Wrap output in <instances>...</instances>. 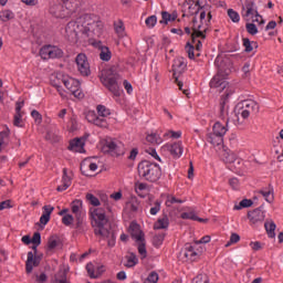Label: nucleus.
<instances>
[{"mask_svg":"<svg viewBox=\"0 0 283 283\" xmlns=\"http://www.w3.org/2000/svg\"><path fill=\"white\" fill-rule=\"evenodd\" d=\"M221 158L224 163L231 166V164L238 158V154L231 150L223 149L221 153Z\"/></svg>","mask_w":283,"mask_h":283,"instance_id":"nucleus-30","label":"nucleus"},{"mask_svg":"<svg viewBox=\"0 0 283 283\" xmlns=\"http://www.w3.org/2000/svg\"><path fill=\"white\" fill-rule=\"evenodd\" d=\"M128 231L137 244V250L142 260H145V258H147V248L145 247V234L143 233V230H140V226L136 222H132Z\"/></svg>","mask_w":283,"mask_h":283,"instance_id":"nucleus-8","label":"nucleus"},{"mask_svg":"<svg viewBox=\"0 0 283 283\" xmlns=\"http://www.w3.org/2000/svg\"><path fill=\"white\" fill-rule=\"evenodd\" d=\"M31 116H32V118H34L35 123H38V124H41V120H43L41 113H39L38 111H32Z\"/></svg>","mask_w":283,"mask_h":283,"instance_id":"nucleus-64","label":"nucleus"},{"mask_svg":"<svg viewBox=\"0 0 283 283\" xmlns=\"http://www.w3.org/2000/svg\"><path fill=\"white\" fill-rule=\"evenodd\" d=\"M23 101L15 103V115L13 118V125L15 127H23V112L21 111L23 109Z\"/></svg>","mask_w":283,"mask_h":283,"instance_id":"nucleus-22","label":"nucleus"},{"mask_svg":"<svg viewBox=\"0 0 283 283\" xmlns=\"http://www.w3.org/2000/svg\"><path fill=\"white\" fill-rule=\"evenodd\" d=\"M178 19V13L175 11L172 13H169L167 11H161V20L159 23L161 25H167L171 21H176Z\"/></svg>","mask_w":283,"mask_h":283,"instance_id":"nucleus-29","label":"nucleus"},{"mask_svg":"<svg viewBox=\"0 0 283 283\" xmlns=\"http://www.w3.org/2000/svg\"><path fill=\"white\" fill-rule=\"evenodd\" d=\"M138 175L144 180L148 182H158L160 180V176H163V170L158 164H154L151 161L144 160L138 164Z\"/></svg>","mask_w":283,"mask_h":283,"instance_id":"nucleus-4","label":"nucleus"},{"mask_svg":"<svg viewBox=\"0 0 283 283\" xmlns=\"http://www.w3.org/2000/svg\"><path fill=\"white\" fill-rule=\"evenodd\" d=\"M52 283H70L67 282V272L60 270L53 277Z\"/></svg>","mask_w":283,"mask_h":283,"instance_id":"nucleus-35","label":"nucleus"},{"mask_svg":"<svg viewBox=\"0 0 283 283\" xmlns=\"http://www.w3.org/2000/svg\"><path fill=\"white\" fill-rule=\"evenodd\" d=\"M186 70H187V60H185V57L175 59L172 64L174 76H176V74H182V72H185Z\"/></svg>","mask_w":283,"mask_h":283,"instance_id":"nucleus-24","label":"nucleus"},{"mask_svg":"<svg viewBox=\"0 0 283 283\" xmlns=\"http://www.w3.org/2000/svg\"><path fill=\"white\" fill-rule=\"evenodd\" d=\"M54 211V207L53 206H44L43 207V213L40 217V224H43V227H45V224H48V222H50V217L52 216Z\"/></svg>","mask_w":283,"mask_h":283,"instance_id":"nucleus-26","label":"nucleus"},{"mask_svg":"<svg viewBox=\"0 0 283 283\" xmlns=\"http://www.w3.org/2000/svg\"><path fill=\"white\" fill-rule=\"evenodd\" d=\"M96 158L90 157L82 161L81 171L84 176H90L87 169H90V171H96V169H98V163H96Z\"/></svg>","mask_w":283,"mask_h":283,"instance_id":"nucleus-19","label":"nucleus"},{"mask_svg":"<svg viewBox=\"0 0 283 283\" xmlns=\"http://www.w3.org/2000/svg\"><path fill=\"white\" fill-rule=\"evenodd\" d=\"M169 228V218L167 217H161L159 218L155 224H154V229L155 230H160V229H168Z\"/></svg>","mask_w":283,"mask_h":283,"instance_id":"nucleus-37","label":"nucleus"},{"mask_svg":"<svg viewBox=\"0 0 283 283\" xmlns=\"http://www.w3.org/2000/svg\"><path fill=\"white\" fill-rule=\"evenodd\" d=\"M235 116L239 123L247 120L251 114H258L260 112V105L253 99H245L239 102L235 106Z\"/></svg>","mask_w":283,"mask_h":283,"instance_id":"nucleus-6","label":"nucleus"},{"mask_svg":"<svg viewBox=\"0 0 283 283\" xmlns=\"http://www.w3.org/2000/svg\"><path fill=\"white\" fill-rule=\"evenodd\" d=\"M264 218H266V213L260 208L248 212V220H250V224H262L264 222Z\"/></svg>","mask_w":283,"mask_h":283,"instance_id":"nucleus-18","label":"nucleus"},{"mask_svg":"<svg viewBox=\"0 0 283 283\" xmlns=\"http://www.w3.org/2000/svg\"><path fill=\"white\" fill-rule=\"evenodd\" d=\"M103 86L114 94V96H120V87L116 81V75H111L109 72L103 71L101 75Z\"/></svg>","mask_w":283,"mask_h":283,"instance_id":"nucleus-11","label":"nucleus"},{"mask_svg":"<svg viewBox=\"0 0 283 283\" xmlns=\"http://www.w3.org/2000/svg\"><path fill=\"white\" fill-rule=\"evenodd\" d=\"M145 23L149 30H153V28H156V23H158V17L150 15V17L146 18Z\"/></svg>","mask_w":283,"mask_h":283,"instance_id":"nucleus-46","label":"nucleus"},{"mask_svg":"<svg viewBox=\"0 0 283 283\" xmlns=\"http://www.w3.org/2000/svg\"><path fill=\"white\" fill-rule=\"evenodd\" d=\"M101 149L103 154H109L111 156H120V146L113 139H104L101 142Z\"/></svg>","mask_w":283,"mask_h":283,"instance_id":"nucleus-16","label":"nucleus"},{"mask_svg":"<svg viewBox=\"0 0 283 283\" xmlns=\"http://www.w3.org/2000/svg\"><path fill=\"white\" fill-rule=\"evenodd\" d=\"M69 149L75 154H85V138H75L71 140Z\"/></svg>","mask_w":283,"mask_h":283,"instance_id":"nucleus-21","label":"nucleus"},{"mask_svg":"<svg viewBox=\"0 0 283 283\" xmlns=\"http://www.w3.org/2000/svg\"><path fill=\"white\" fill-rule=\"evenodd\" d=\"M252 23H258L259 25H264V18L260 15V13L256 11V14L253 15V19H251Z\"/></svg>","mask_w":283,"mask_h":283,"instance_id":"nucleus-61","label":"nucleus"},{"mask_svg":"<svg viewBox=\"0 0 283 283\" xmlns=\"http://www.w3.org/2000/svg\"><path fill=\"white\" fill-rule=\"evenodd\" d=\"M192 283H209V276L208 275H197Z\"/></svg>","mask_w":283,"mask_h":283,"instance_id":"nucleus-62","label":"nucleus"},{"mask_svg":"<svg viewBox=\"0 0 283 283\" xmlns=\"http://www.w3.org/2000/svg\"><path fill=\"white\" fill-rule=\"evenodd\" d=\"M195 50L196 49L193 48V45L191 43L188 42L186 44V52L188 54V57L191 59V60L196 59V54L193 53Z\"/></svg>","mask_w":283,"mask_h":283,"instance_id":"nucleus-58","label":"nucleus"},{"mask_svg":"<svg viewBox=\"0 0 283 283\" xmlns=\"http://www.w3.org/2000/svg\"><path fill=\"white\" fill-rule=\"evenodd\" d=\"M184 258H186L188 262H196V260L200 258V251H198V249L191 244H186L184 250Z\"/></svg>","mask_w":283,"mask_h":283,"instance_id":"nucleus-20","label":"nucleus"},{"mask_svg":"<svg viewBox=\"0 0 283 283\" xmlns=\"http://www.w3.org/2000/svg\"><path fill=\"white\" fill-rule=\"evenodd\" d=\"M91 224L94 229V233L99 240H106L108 247H116V234L109 227V219L103 208H91L88 211Z\"/></svg>","mask_w":283,"mask_h":283,"instance_id":"nucleus-2","label":"nucleus"},{"mask_svg":"<svg viewBox=\"0 0 283 283\" xmlns=\"http://www.w3.org/2000/svg\"><path fill=\"white\" fill-rule=\"evenodd\" d=\"M96 111L97 114L94 111H88L86 113L87 123L96 125V127H107L109 125L107 123V117L112 115V112L105 105H97Z\"/></svg>","mask_w":283,"mask_h":283,"instance_id":"nucleus-7","label":"nucleus"},{"mask_svg":"<svg viewBox=\"0 0 283 283\" xmlns=\"http://www.w3.org/2000/svg\"><path fill=\"white\" fill-rule=\"evenodd\" d=\"M261 196L265 198L266 202H273V189L271 188H265L261 190Z\"/></svg>","mask_w":283,"mask_h":283,"instance_id":"nucleus-48","label":"nucleus"},{"mask_svg":"<svg viewBox=\"0 0 283 283\" xmlns=\"http://www.w3.org/2000/svg\"><path fill=\"white\" fill-rule=\"evenodd\" d=\"M14 19V12L11 10H2L0 11V21H3V23H8V21H12Z\"/></svg>","mask_w":283,"mask_h":283,"instance_id":"nucleus-43","label":"nucleus"},{"mask_svg":"<svg viewBox=\"0 0 283 283\" xmlns=\"http://www.w3.org/2000/svg\"><path fill=\"white\" fill-rule=\"evenodd\" d=\"M40 56L43 61H50V59H61L63 56V50L56 45H44L40 49Z\"/></svg>","mask_w":283,"mask_h":283,"instance_id":"nucleus-12","label":"nucleus"},{"mask_svg":"<svg viewBox=\"0 0 283 283\" xmlns=\"http://www.w3.org/2000/svg\"><path fill=\"white\" fill-rule=\"evenodd\" d=\"M180 218H182V220H193L197 222H206L205 219L199 218L198 214H196V211H189V212H182Z\"/></svg>","mask_w":283,"mask_h":283,"instance_id":"nucleus-32","label":"nucleus"},{"mask_svg":"<svg viewBox=\"0 0 283 283\" xmlns=\"http://www.w3.org/2000/svg\"><path fill=\"white\" fill-rule=\"evenodd\" d=\"M66 127H67L69 132H76V129H78V120L76 119V116L73 115L70 118Z\"/></svg>","mask_w":283,"mask_h":283,"instance_id":"nucleus-45","label":"nucleus"},{"mask_svg":"<svg viewBox=\"0 0 283 283\" xmlns=\"http://www.w3.org/2000/svg\"><path fill=\"white\" fill-rule=\"evenodd\" d=\"M61 244V239L56 235H52L48 240L46 249L48 251H54Z\"/></svg>","mask_w":283,"mask_h":283,"instance_id":"nucleus-34","label":"nucleus"},{"mask_svg":"<svg viewBox=\"0 0 283 283\" xmlns=\"http://www.w3.org/2000/svg\"><path fill=\"white\" fill-rule=\"evenodd\" d=\"M146 140L151 143V145H163L164 139L157 133H151L147 135Z\"/></svg>","mask_w":283,"mask_h":283,"instance_id":"nucleus-40","label":"nucleus"},{"mask_svg":"<svg viewBox=\"0 0 283 283\" xmlns=\"http://www.w3.org/2000/svg\"><path fill=\"white\" fill-rule=\"evenodd\" d=\"M239 240H240V234L232 233L230 235V240L226 243V248L229 249V247H231V244H238Z\"/></svg>","mask_w":283,"mask_h":283,"instance_id":"nucleus-55","label":"nucleus"},{"mask_svg":"<svg viewBox=\"0 0 283 283\" xmlns=\"http://www.w3.org/2000/svg\"><path fill=\"white\" fill-rule=\"evenodd\" d=\"M234 90H228L226 95H221L219 101V112L222 120H229V98L233 96Z\"/></svg>","mask_w":283,"mask_h":283,"instance_id":"nucleus-13","label":"nucleus"},{"mask_svg":"<svg viewBox=\"0 0 283 283\" xmlns=\"http://www.w3.org/2000/svg\"><path fill=\"white\" fill-rule=\"evenodd\" d=\"M86 271H87L90 277H93L94 280H96V277L101 276V272L99 271H94V264H92V263H88L86 265Z\"/></svg>","mask_w":283,"mask_h":283,"instance_id":"nucleus-50","label":"nucleus"},{"mask_svg":"<svg viewBox=\"0 0 283 283\" xmlns=\"http://www.w3.org/2000/svg\"><path fill=\"white\" fill-rule=\"evenodd\" d=\"M265 231L268 233L269 238H275V229H277V226L273 220L265 221L264 223Z\"/></svg>","mask_w":283,"mask_h":283,"instance_id":"nucleus-33","label":"nucleus"},{"mask_svg":"<svg viewBox=\"0 0 283 283\" xmlns=\"http://www.w3.org/2000/svg\"><path fill=\"white\" fill-rule=\"evenodd\" d=\"M126 205L129 211H133V213H136V211H138L140 208V201L136 197H130Z\"/></svg>","mask_w":283,"mask_h":283,"instance_id":"nucleus-36","label":"nucleus"},{"mask_svg":"<svg viewBox=\"0 0 283 283\" xmlns=\"http://www.w3.org/2000/svg\"><path fill=\"white\" fill-rule=\"evenodd\" d=\"M192 39H205V32H207V27L199 24L198 21L193 20V27H192Z\"/></svg>","mask_w":283,"mask_h":283,"instance_id":"nucleus-25","label":"nucleus"},{"mask_svg":"<svg viewBox=\"0 0 283 283\" xmlns=\"http://www.w3.org/2000/svg\"><path fill=\"white\" fill-rule=\"evenodd\" d=\"M77 71L82 76H90L92 74V69L90 66V60H87V55L85 53L77 54L75 59Z\"/></svg>","mask_w":283,"mask_h":283,"instance_id":"nucleus-14","label":"nucleus"},{"mask_svg":"<svg viewBox=\"0 0 283 283\" xmlns=\"http://www.w3.org/2000/svg\"><path fill=\"white\" fill-rule=\"evenodd\" d=\"M135 192L139 198H147L149 196V185L145 182L135 184Z\"/></svg>","mask_w":283,"mask_h":283,"instance_id":"nucleus-27","label":"nucleus"},{"mask_svg":"<svg viewBox=\"0 0 283 283\" xmlns=\"http://www.w3.org/2000/svg\"><path fill=\"white\" fill-rule=\"evenodd\" d=\"M86 200L93 206V207H101V200L96 198V196L92 193L86 195Z\"/></svg>","mask_w":283,"mask_h":283,"instance_id":"nucleus-53","label":"nucleus"},{"mask_svg":"<svg viewBox=\"0 0 283 283\" xmlns=\"http://www.w3.org/2000/svg\"><path fill=\"white\" fill-rule=\"evenodd\" d=\"M27 273H30L34 266H36V260H34V253L28 252V259H27Z\"/></svg>","mask_w":283,"mask_h":283,"instance_id":"nucleus-41","label":"nucleus"},{"mask_svg":"<svg viewBox=\"0 0 283 283\" xmlns=\"http://www.w3.org/2000/svg\"><path fill=\"white\" fill-rule=\"evenodd\" d=\"M228 17L232 23H240V13L233 9L228 10Z\"/></svg>","mask_w":283,"mask_h":283,"instance_id":"nucleus-47","label":"nucleus"},{"mask_svg":"<svg viewBox=\"0 0 283 283\" xmlns=\"http://www.w3.org/2000/svg\"><path fill=\"white\" fill-rule=\"evenodd\" d=\"M182 205V200L177 199L174 196H168L166 200V207H171V205Z\"/></svg>","mask_w":283,"mask_h":283,"instance_id":"nucleus-57","label":"nucleus"},{"mask_svg":"<svg viewBox=\"0 0 283 283\" xmlns=\"http://www.w3.org/2000/svg\"><path fill=\"white\" fill-rule=\"evenodd\" d=\"M103 21L94 14H84L65 27L64 36L70 43H78L81 39H94L103 34Z\"/></svg>","mask_w":283,"mask_h":283,"instance_id":"nucleus-1","label":"nucleus"},{"mask_svg":"<svg viewBox=\"0 0 283 283\" xmlns=\"http://www.w3.org/2000/svg\"><path fill=\"white\" fill-rule=\"evenodd\" d=\"M229 73H223L219 71L210 81L209 86L211 90H216L217 92H223L222 96H227L229 90H233L229 82L227 81Z\"/></svg>","mask_w":283,"mask_h":283,"instance_id":"nucleus-9","label":"nucleus"},{"mask_svg":"<svg viewBox=\"0 0 283 283\" xmlns=\"http://www.w3.org/2000/svg\"><path fill=\"white\" fill-rule=\"evenodd\" d=\"M138 264V256L134 253H129L126 255V262L124 263V266H127V269H132Z\"/></svg>","mask_w":283,"mask_h":283,"instance_id":"nucleus-39","label":"nucleus"},{"mask_svg":"<svg viewBox=\"0 0 283 283\" xmlns=\"http://www.w3.org/2000/svg\"><path fill=\"white\" fill-rule=\"evenodd\" d=\"M243 46L245 48V52H253V48H258V43L254 41L251 42L248 38L243 39Z\"/></svg>","mask_w":283,"mask_h":283,"instance_id":"nucleus-49","label":"nucleus"},{"mask_svg":"<svg viewBox=\"0 0 283 283\" xmlns=\"http://www.w3.org/2000/svg\"><path fill=\"white\" fill-rule=\"evenodd\" d=\"M62 83L75 98H83V96H85L81 90V82L78 80L71 77L70 75H63Z\"/></svg>","mask_w":283,"mask_h":283,"instance_id":"nucleus-10","label":"nucleus"},{"mask_svg":"<svg viewBox=\"0 0 283 283\" xmlns=\"http://www.w3.org/2000/svg\"><path fill=\"white\" fill-rule=\"evenodd\" d=\"M32 244H34V249L41 244V233L35 232L31 239Z\"/></svg>","mask_w":283,"mask_h":283,"instance_id":"nucleus-60","label":"nucleus"},{"mask_svg":"<svg viewBox=\"0 0 283 283\" xmlns=\"http://www.w3.org/2000/svg\"><path fill=\"white\" fill-rule=\"evenodd\" d=\"M71 211H72V213H74V216H75V218L77 220L76 227H81V224H82L81 213L83 211V201L74 200L71 203Z\"/></svg>","mask_w":283,"mask_h":283,"instance_id":"nucleus-23","label":"nucleus"},{"mask_svg":"<svg viewBox=\"0 0 283 283\" xmlns=\"http://www.w3.org/2000/svg\"><path fill=\"white\" fill-rule=\"evenodd\" d=\"M144 283H158V273L151 272L145 280Z\"/></svg>","mask_w":283,"mask_h":283,"instance_id":"nucleus-59","label":"nucleus"},{"mask_svg":"<svg viewBox=\"0 0 283 283\" xmlns=\"http://www.w3.org/2000/svg\"><path fill=\"white\" fill-rule=\"evenodd\" d=\"M161 205L163 202H160L159 200H156L154 206L149 210L150 216H158V213L160 212Z\"/></svg>","mask_w":283,"mask_h":283,"instance_id":"nucleus-52","label":"nucleus"},{"mask_svg":"<svg viewBox=\"0 0 283 283\" xmlns=\"http://www.w3.org/2000/svg\"><path fill=\"white\" fill-rule=\"evenodd\" d=\"M229 185L232 189H240V180L235 177L229 179Z\"/></svg>","mask_w":283,"mask_h":283,"instance_id":"nucleus-63","label":"nucleus"},{"mask_svg":"<svg viewBox=\"0 0 283 283\" xmlns=\"http://www.w3.org/2000/svg\"><path fill=\"white\" fill-rule=\"evenodd\" d=\"M114 30H115V34H117L118 39H123L127 34L125 32V23L123 22V20H117L114 22Z\"/></svg>","mask_w":283,"mask_h":283,"instance_id":"nucleus-31","label":"nucleus"},{"mask_svg":"<svg viewBox=\"0 0 283 283\" xmlns=\"http://www.w3.org/2000/svg\"><path fill=\"white\" fill-rule=\"evenodd\" d=\"M254 14H258V7L255 6V2L252 0H245L241 10L242 19H244V21H251Z\"/></svg>","mask_w":283,"mask_h":283,"instance_id":"nucleus-17","label":"nucleus"},{"mask_svg":"<svg viewBox=\"0 0 283 283\" xmlns=\"http://www.w3.org/2000/svg\"><path fill=\"white\" fill-rule=\"evenodd\" d=\"M161 149L164 151H169L172 158H181L185 153L182 142L167 143L161 147Z\"/></svg>","mask_w":283,"mask_h":283,"instance_id":"nucleus-15","label":"nucleus"},{"mask_svg":"<svg viewBox=\"0 0 283 283\" xmlns=\"http://www.w3.org/2000/svg\"><path fill=\"white\" fill-rule=\"evenodd\" d=\"M242 165H244V161L242 158L238 157L232 164H230V169L235 174H240L243 169Z\"/></svg>","mask_w":283,"mask_h":283,"instance_id":"nucleus-42","label":"nucleus"},{"mask_svg":"<svg viewBox=\"0 0 283 283\" xmlns=\"http://www.w3.org/2000/svg\"><path fill=\"white\" fill-rule=\"evenodd\" d=\"M182 136V132L181 130H167L165 134H164V138H166V140H169V138H181Z\"/></svg>","mask_w":283,"mask_h":283,"instance_id":"nucleus-44","label":"nucleus"},{"mask_svg":"<svg viewBox=\"0 0 283 283\" xmlns=\"http://www.w3.org/2000/svg\"><path fill=\"white\" fill-rule=\"evenodd\" d=\"M227 132H229V119H223V123L216 122L212 126V133L208 134V143L213 147H222Z\"/></svg>","mask_w":283,"mask_h":283,"instance_id":"nucleus-5","label":"nucleus"},{"mask_svg":"<svg viewBox=\"0 0 283 283\" xmlns=\"http://www.w3.org/2000/svg\"><path fill=\"white\" fill-rule=\"evenodd\" d=\"M53 87L57 90V93L60 94L61 98H67V94H65V91L63 86H61V83H57L56 81L52 80L51 81Z\"/></svg>","mask_w":283,"mask_h":283,"instance_id":"nucleus-51","label":"nucleus"},{"mask_svg":"<svg viewBox=\"0 0 283 283\" xmlns=\"http://www.w3.org/2000/svg\"><path fill=\"white\" fill-rule=\"evenodd\" d=\"M62 223L65 227H72L74 224V216L65 214L64 217H62Z\"/></svg>","mask_w":283,"mask_h":283,"instance_id":"nucleus-54","label":"nucleus"},{"mask_svg":"<svg viewBox=\"0 0 283 283\" xmlns=\"http://www.w3.org/2000/svg\"><path fill=\"white\" fill-rule=\"evenodd\" d=\"M81 6V0H62V4H53L50 8V13L55 19H70Z\"/></svg>","mask_w":283,"mask_h":283,"instance_id":"nucleus-3","label":"nucleus"},{"mask_svg":"<svg viewBox=\"0 0 283 283\" xmlns=\"http://www.w3.org/2000/svg\"><path fill=\"white\" fill-rule=\"evenodd\" d=\"M99 59L101 61H111L112 60V51L109 48L103 45L99 48Z\"/></svg>","mask_w":283,"mask_h":283,"instance_id":"nucleus-38","label":"nucleus"},{"mask_svg":"<svg viewBox=\"0 0 283 283\" xmlns=\"http://www.w3.org/2000/svg\"><path fill=\"white\" fill-rule=\"evenodd\" d=\"M72 186V178L67 176V169H63V176H62V185L57 186V191H66V189H70Z\"/></svg>","mask_w":283,"mask_h":283,"instance_id":"nucleus-28","label":"nucleus"},{"mask_svg":"<svg viewBox=\"0 0 283 283\" xmlns=\"http://www.w3.org/2000/svg\"><path fill=\"white\" fill-rule=\"evenodd\" d=\"M245 29L249 34H252V36L258 34V27L254 23H247Z\"/></svg>","mask_w":283,"mask_h":283,"instance_id":"nucleus-56","label":"nucleus"}]
</instances>
